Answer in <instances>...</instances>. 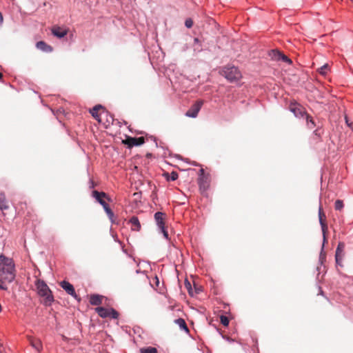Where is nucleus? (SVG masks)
I'll return each instance as SVG.
<instances>
[{
  "label": "nucleus",
  "mask_w": 353,
  "mask_h": 353,
  "mask_svg": "<svg viewBox=\"0 0 353 353\" xmlns=\"http://www.w3.org/2000/svg\"><path fill=\"white\" fill-rule=\"evenodd\" d=\"M0 275L8 283H12L15 279L14 262L3 254L0 255Z\"/></svg>",
  "instance_id": "obj_1"
},
{
  "label": "nucleus",
  "mask_w": 353,
  "mask_h": 353,
  "mask_svg": "<svg viewBox=\"0 0 353 353\" xmlns=\"http://www.w3.org/2000/svg\"><path fill=\"white\" fill-rule=\"evenodd\" d=\"M35 285L38 294L44 298L43 304L46 306L51 305L54 299L52 291L46 283L43 280L38 279L35 282Z\"/></svg>",
  "instance_id": "obj_2"
},
{
  "label": "nucleus",
  "mask_w": 353,
  "mask_h": 353,
  "mask_svg": "<svg viewBox=\"0 0 353 353\" xmlns=\"http://www.w3.org/2000/svg\"><path fill=\"white\" fill-rule=\"evenodd\" d=\"M223 76L230 82H236L241 77V74L238 68L234 65H227L223 69Z\"/></svg>",
  "instance_id": "obj_3"
},
{
  "label": "nucleus",
  "mask_w": 353,
  "mask_h": 353,
  "mask_svg": "<svg viewBox=\"0 0 353 353\" xmlns=\"http://www.w3.org/2000/svg\"><path fill=\"white\" fill-rule=\"evenodd\" d=\"M323 216H324V214L322 212L321 208H319V223L321 227V230H322V232H323V245H322L321 252L320 256H319V261L321 263H323V261L325 259V253L323 252V248H324V244H325V242L326 240L325 232H326V230L327 228L326 223L323 220Z\"/></svg>",
  "instance_id": "obj_4"
},
{
  "label": "nucleus",
  "mask_w": 353,
  "mask_h": 353,
  "mask_svg": "<svg viewBox=\"0 0 353 353\" xmlns=\"http://www.w3.org/2000/svg\"><path fill=\"white\" fill-rule=\"evenodd\" d=\"M203 102L201 100L196 101L186 112L185 116L190 118H196L203 105Z\"/></svg>",
  "instance_id": "obj_5"
},
{
  "label": "nucleus",
  "mask_w": 353,
  "mask_h": 353,
  "mask_svg": "<svg viewBox=\"0 0 353 353\" xmlns=\"http://www.w3.org/2000/svg\"><path fill=\"white\" fill-rule=\"evenodd\" d=\"M60 286L71 296L74 298L75 299H78L80 301V299L78 298V296L75 292L74 286L67 281H62L60 282Z\"/></svg>",
  "instance_id": "obj_6"
},
{
  "label": "nucleus",
  "mask_w": 353,
  "mask_h": 353,
  "mask_svg": "<svg viewBox=\"0 0 353 353\" xmlns=\"http://www.w3.org/2000/svg\"><path fill=\"white\" fill-rule=\"evenodd\" d=\"M198 185L200 191L203 193L206 192L210 186V179L208 176H199Z\"/></svg>",
  "instance_id": "obj_7"
},
{
  "label": "nucleus",
  "mask_w": 353,
  "mask_h": 353,
  "mask_svg": "<svg viewBox=\"0 0 353 353\" xmlns=\"http://www.w3.org/2000/svg\"><path fill=\"white\" fill-rule=\"evenodd\" d=\"M166 214L161 212H157L154 214V220L158 229H163L165 228V218Z\"/></svg>",
  "instance_id": "obj_8"
},
{
  "label": "nucleus",
  "mask_w": 353,
  "mask_h": 353,
  "mask_svg": "<svg viewBox=\"0 0 353 353\" xmlns=\"http://www.w3.org/2000/svg\"><path fill=\"white\" fill-rule=\"evenodd\" d=\"M290 110L296 118H303L306 113L299 105L290 106Z\"/></svg>",
  "instance_id": "obj_9"
},
{
  "label": "nucleus",
  "mask_w": 353,
  "mask_h": 353,
  "mask_svg": "<svg viewBox=\"0 0 353 353\" xmlns=\"http://www.w3.org/2000/svg\"><path fill=\"white\" fill-rule=\"evenodd\" d=\"M103 109V107L101 105H96L92 108V110H90V114L92 116L99 122H101V117L103 115V114L98 113L99 110Z\"/></svg>",
  "instance_id": "obj_10"
},
{
  "label": "nucleus",
  "mask_w": 353,
  "mask_h": 353,
  "mask_svg": "<svg viewBox=\"0 0 353 353\" xmlns=\"http://www.w3.org/2000/svg\"><path fill=\"white\" fill-rule=\"evenodd\" d=\"M36 46L37 49L40 50L43 52H51L53 50V48L50 45L47 44L45 41H40L36 43Z\"/></svg>",
  "instance_id": "obj_11"
},
{
  "label": "nucleus",
  "mask_w": 353,
  "mask_h": 353,
  "mask_svg": "<svg viewBox=\"0 0 353 353\" xmlns=\"http://www.w3.org/2000/svg\"><path fill=\"white\" fill-rule=\"evenodd\" d=\"M92 196L100 205H103L104 204L103 202H105L103 199L107 197V194L103 192L94 190L92 191Z\"/></svg>",
  "instance_id": "obj_12"
},
{
  "label": "nucleus",
  "mask_w": 353,
  "mask_h": 353,
  "mask_svg": "<svg viewBox=\"0 0 353 353\" xmlns=\"http://www.w3.org/2000/svg\"><path fill=\"white\" fill-rule=\"evenodd\" d=\"M68 33V31L67 30H62L60 27L59 26H57V27H54L52 29V34L59 38V39H61V38H63Z\"/></svg>",
  "instance_id": "obj_13"
},
{
  "label": "nucleus",
  "mask_w": 353,
  "mask_h": 353,
  "mask_svg": "<svg viewBox=\"0 0 353 353\" xmlns=\"http://www.w3.org/2000/svg\"><path fill=\"white\" fill-rule=\"evenodd\" d=\"M103 296L99 294H91L90 296V303L92 305H99L102 303Z\"/></svg>",
  "instance_id": "obj_14"
},
{
  "label": "nucleus",
  "mask_w": 353,
  "mask_h": 353,
  "mask_svg": "<svg viewBox=\"0 0 353 353\" xmlns=\"http://www.w3.org/2000/svg\"><path fill=\"white\" fill-rule=\"evenodd\" d=\"M95 311L98 314V315L103 319H105L107 317H109V316H110V314H109L110 308H105L103 307H97L95 308Z\"/></svg>",
  "instance_id": "obj_15"
},
{
  "label": "nucleus",
  "mask_w": 353,
  "mask_h": 353,
  "mask_svg": "<svg viewBox=\"0 0 353 353\" xmlns=\"http://www.w3.org/2000/svg\"><path fill=\"white\" fill-rule=\"evenodd\" d=\"M129 222L132 225V230L139 231L141 229V224L137 216H133L130 218Z\"/></svg>",
  "instance_id": "obj_16"
},
{
  "label": "nucleus",
  "mask_w": 353,
  "mask_h": 353,
  "mask_svg": "<svg viewBox=\"0 0 353 353\" xmlns=\"http://www.w3.org/2000/svg\"><path fill=\"white\" fill-rule=\"evenodd\" d=\"M129 141L131 146H140L145 142L143 137H130Z\"/></svg>",
  "instance_id": "obj_17"
},
{
  "label": "nucleus",
  "mask_w": 353,
  "mask_h": 353,
  "mask_svg": "<svg viewBox=\"0 0 353 353\" xmlns=\"http://www.w3.org/2000/svg\"><path fill=\"white\" fill-rule=\"evenodd\" d=\"M174 323L180 327L183 331L186 333L189 332V329L186 325L185 320L182 318H179L174 320Z\"/></svg>",
  "instance_id": "obj_18"
},
{
  "label": "nucleus",
  "mask_w": 353,
  "mask_h": 353,
  "mask_svg": "<svg viewBox=\"0 0 353 353\" xmlns=\"http://www.w3.org/2000/svg\"><path fill=\"white\" fill-rule=\"evenodd\" d=\"M8 208L6 195L3 192H0V210H5Z\"/></svg>",
  "instance_id": "obj_19"
},
{
  "label": "nucleus",
  "mask_w": 353,
  "mask_h": 353,
  "mask_svg": "<svg viewBox=\"0 0 353 353\" xmlns=\"http://www.w3.org/2000/svg\"><path fill=\"white\" fill-rule=\"evenodd\" d=\"M104 204H103V208L105 213L107 214L108 218L112 222L113 221V217H114V213L110 209L109 205L106 202H103Z\"/></svg>",
  "instance_id": "obj_20"
},
{
  "label": "nucleus",
  "mask_w": 353,
  "mask_h": 353,
  "mask_svg": "<svg viewBox=\"0 0 353 353\" xmlns=\"http://www.w3.org/2000/svg\"><path fill=\"white\" fill-rule=\"evenodd\" d=\"M281 53L279 50H272L270 53L269 56L271 57V59L274 61H280V57L281 55Z\"/></svg>",
  "instance_id": "obj_21"
},
{
  "label": "nucleus",
  "mask_w": 353,
  "mask_h": 353,
  "mask_svg": "<svg viewBox=\"0 0 353 353\" xmlns=\"http://www.w3.org/2000/svg\"><path fill=\"white\" fill-rule=\"evenodd\" d=\"M101 114H103V116H105L106 117V121L109 123V124H112L113 125L114 123V119L113 117V116L112 114H110L108 112H106L105 110H103L101 112Z\"/></svg>",
  "instance_id": "obj_22"
},
{
  "label": "nucleus",
  "mask_w": 353,
  "mask_h": 353,
  "mask_svg": "<svg viewBox=\"0 0 353 353\" xmlns=\"http://www.w3.org/2000/svg\"><path fill=\"white\" fill-rule=\"evenodd\" d=\"M307 125L310 129H312L315 127L314 121L312 117L305 113Z\"/></svg>",
  "instance_id": "obj_23"
},
{
  "label": "nucleus",
  "mask_w": 353,
  "mask_h": 353,
  "mask_svg": "<svg viewBox=\"0 0 353 353\" xmlns=\"http://www.w3.org/2000/svg\"><path fill=\"white\" fill-rule=\"evenodd\" d=\"M198 38L194 39V51L199 52L202 51V47Z\"/></svg>",
  "instance_id": "obj_24"
},
{
  "label": "nucleus",
  "mask_w": 353,
  "mask_h": 353,
  "mask_svg": "<svg viewBox=\"0 0 353 353\" xmlns=\"http://www.w3.org/2000/svg\"><path fill=\"white\" fill-rule=\"evenodd\" d=\"M31 345L38 352H40L42 349V344L40 340L32 341L31 342Z\"/></svg>",
  "instance_id": "obj_25"
},
{
  "label": "nucleus",
  "mask_w": 353,
  "mask_h": 353,
  "mask_svg": "<svg viewBox=\"0 0 353 353\" xmlns=\"http://www.w3.org/2000/svg\"><path fill=\"white\" fill-rule=\"evenodd\" d=\"M141 353H157V350L153 347H143L140 350Z\"/></svg>",
  "instance_id": "obj_26"
},
{
  "label": "nucleus",
  "mask_w": 353,
  "mask_h": 353,
  "mask_svg": "<svg viewBox=\"0 0 353 353\" xmlns=\"http://www.w3.org/2000/svg\"><path fill=\"white\" fill-rule=\"evenodd\" d=\"M344 248H345V245L343 243H341V242L339 243L336 250L335 254H337V256H342V252L343 251Z\"/></svg>",
  "instance_id": "obj_27"
},
{
  "label": "nucleus",
  "mask_w": 353,
  "mask_h": 353,
  "mask_svg": "<svg viewBox=\"0 0 353 353\" xmlns=\"http://www.w3.org/2000/svg\"><path fill=\"white\" fill-rule=\"evenodd\" d=\"M328 68H329V65H328V64L325 63V64H324L323 65H322L321 68H319L318 69V72H319L321 74H322V75L325 76V75H326V74H327V70H328Z\"/></svg>",
  "instance_id": "obj_28"
},
{
  "label": "nucleus",
  "mask_w": 353,
  "mask_h": 353,
  "mask_svg": "<svg viewBox=\"0 0 353 353\" xmlns=\"http://www.w3.org/2000/svg\"><path fill=\"white\" fill-rule=\"evenodd\" d=\"M109 314H110L109 317H110L111 319H117L119 317L118 312L112 307L110 308Z\"/></svg>",
  "instance_id": "obj_29"
},
{
  "label": "nucleus",
  "mask_w": 353,
  "mask_h": 353,
  "mask_svg": "<svg viewBox=\"0 0 353 353\" xmlns=\"http://www.w3.org/2000/svg\"><path fill=\"white\" fill-rule=\"evenodd\" d=\"M344 205L342 200H336L334 203V208L336 210H341L343 208Z\"/></svg>",
  "instance_id": "obj_30"
},
{
  "label": "nucleus",
  "mask_w": 353,
  "mask_h": 353,
  "mask_svg": "<svg viewBox=\"0 0 353 353\" xmlns=\"http://www.w3.org/2000/svg\"><path fill=\"white\" fill-rule=\"evenodd\" d=\"M179 177V174L176 172H172L170 173V174L167 177V180L168 181H174L175 180H176Z\"/></svg>",
  "instance_id": "obj_31"
},
{
  "label": "nucleus",
  "mask_w": 353,
  "mask_h": 353,
  "mask_svg": "<svg viewBox=\"0 0 353 353\" xmlns=\"http://www.w3.org/2000/svg\"><path fill=\"white\" fill-rule=\"evenodd\" d=\"M220 321L224 326H228L229 325V319L225 315H221L220 316Z\"/></svg>",
  "instance_id": "obj_32"
},
{
  "label": "nucleus",
  "mask_w": 353,
  "mask_h": 353,
  "mask_svg": "<svg viewBox=\"0 0 353 353\" xmlns=\"http://www.w3.org/2000/svg\"><path fill=\"white\" fill-rule=\"evenodd\" d=\"M280 61H283V62L287 63L288 64H291L292 63L291 59L283 53H281V55L280 57Z\"/></svg>",
  "instance_id": "obj_33"
},
{
  "label": "nucleus",
  "mask_w": 353,
  "mask_h": 353,
  "mask_svg": "<svg viewBox=\"0 0 353 353\" xmlns=\"http://www.w3.org/2000/svg\"><path fill=\"white\" fill-rule=\"evenodd\" d=\"M193 21L191 19H187L185 21V26L188 28H190L192 27Z\"/></svg>",
  "instance_id": "obj_34"
},
{
  "label": "nucleus",
  "mask_w": 353,
  "mask_h": 353,
  "mask_svg": "<svg viewBox=\"0 0 353 353\" xmlns=\"http://www.w3.org/2000/svg\"><path fill=\"white\" fill-rule=\"evenodd\" d=\"M159 232L163 234V235L165 239H169L168 233L165 229V227L163 228V229H159Z\"/></svg>",
  "instance_id": "obj_35"
},
{
  "label": "nucleus",
  "mask_w": 353,
  "mask_h": 353,
  "mask_svg": "<svg viewBox=\"0 0 353 353\" xmlns=\"http://www.w3.org/2000/svg\"><path fill=\"white\" fill-rule=\"evenodd\" d=\"M185 287H186L187 290H188L189 294L190 295H192V287H191L190 283L188 280H185Z\"/></svg>",
  "instance_id": "obj_36"
},
{
  "label": "nucleus",
  "mask_w": 353,
  "mask_h": 353,
  "mask_svg": "<svg viewBox=\"0 0 353 353\" xmlns=\"http://www.w3.org/2000/svg\"><path fill=\"white\" fill-rule=\"evenodd\" d=\"M153 139H154V141L155 142V145H156V146H157V148H158V147H161L162 149L165 150V152H164V153H163V154H165V155H167V153H168V154H169V152H169V150H168V148H164L163 146H162V145H159V144H158V143H157V141L156 138H155V137H154Z\"/></svg>",
  "instance_id": "obj_37"
},
{
  "label": "nucleus",
  "mask_w": 353,
  "mask_h": 353,
  "mask_svg": "<svg viewBox=\"0 0 353 353\" xmlns=\"http://www.w3.org/2000/svg\"><path fill=\"white\" fill-rule=\"evenodd\" d=\"M342 260V256H339L337 254H335V261L337 265L342 266V264L341 263Z\"/></svg>",
  "instance_id": "obj_38"
},
{
  "label": "nucleus",
  "mask_w": 353,
  "mask_h": 353,
  "mask_svg": "<svg viewBox=\"0 0 353 353\" xmlns=\"http://www.w3.org/2000/svg\"><path fill=\"white\" fill-rule=\"evenodd\" d=\"M94 186H95L94 182L92 179H90V181H89V188L92 189V188H94Z\"/></svg>",
  "instance_id": "obj_39"
},
{
  "label": "nucleus",
  "mask_w": 353,
  "mask_h": 353,
  "mask_svg": "<svg viewBox=\"0 0 353 353\" xmlns=\"http://www.w3.org/2000/svg\"><path fill=\"white\" fill-rule=\"evenodd\" d=\"M3 23V17L2 13L0 12V27L2 26Z\"/></svg>",
  "instance_id": "obj_40"
},
{
  "label": "nucleus",
  "mask_w": 353,
  "mask_h": 353,
  "mask_svg": "<svg viewBox=\"0 0 353 353\" xmlns=\"http://www.w3.org/2000/svg\"><path fill=\"white\" fill-rule=\"evenodd\" d=\"M0 289L1 290H7V287L3 284V283L0 281Z\"/></svg>",
  "instance_id": "obj_41"
},
{
  "label": "nucleus",
  "mask_w": 353,
  "mask_h": 353,
  "mask_svg": "<svg viewBox=\"0 0 353 353\" xmlns=\"http://www.w3.org/2000/svg\"><path fill=\"white\" fill-rule=\"evenodd\" d=\"M199 176H206L204 173V170L203 168H201L200 170H199Z\"/></svg>",
  "instance_id": "obj_42"
},
{
  "label": "nucleus",
  "mask_w": 353,
  "mask_h": 353,
  "mask_svg": "<svg viewBox=\"0 0 353 353\" xmlns=\"http://www.w3.org/2000/svg\"><path fill=\"white\" fill-rule=\"evenodd\" d=\"M221 336H222L223 339H225V340H227L228 341H233V340H230V339L229 337L225 336L224 335H221Z\"/></svg>",
  "instance_id": "obj_43"
},
{
  "label": "nucleus",
  "mask_w": 353,
  "mask_h": 353,
  "mask_svg": "<svg viewBox=\"0 0 353 353\" xmlns=\"http://www.w3.org/2000/svg\"><path fill=\"white\" fill-rule=\"evenodd\" d=\"M345 123L349 127H351L352 123H349V121L347 117H345Z\"/></svg>",
  "instance_id": "obj_44"
},
{
  "label": "nucleus",
  "mask_w": 353,
  "mask_h": 353,
  "mask_svg": "<svg viewBox=\"0 0 353 353\" xmlns=\"http://www.w3.org/2000/svg\"><path fill=\"white\" fill-rule=\"evenodd\" d=\"M319 294L322 295V296L324 295L323 291L322 290L321 287H319Z\"/></svg>",
  "instance_id": "obj_45"
},
{
  "label": "nucleus",
  "mask_w": 353,
  "mask_h": 353,
  "mask_svg": "<svg viewBox=\"0 0 353 353\" xmlns=\"http://www.w3.org/2000/svg\"><path fill=\"white\" fill-rule=\"evenodd\" d=\"M2 77H3V75H2L1 72H0V79H1Z\"/></svg>",
  "instance_id": "obj_46"
},
{
  "label": "nucleus",
  "mask_w": 353,
  "mask_h": 353,
  "mask_svg": "<svg viewBox=\"0 0 353 353\" xmlns=\"http://www.w3.org/2000/svg\"><path fill=\"white\" fill-rule=\"evenodd\" d=\"M2 310V307H1V305L0 304V312H1Z\"/></svg>",
  "instance_id": "obj_47"
}]
</instances>
